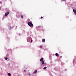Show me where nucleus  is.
Returning a JSON list of instances; mask_svg holds the SVG:
<instances>
[{
  "instance_id": "f3484780",
  "label": "nucleus",
  "mask_w": 76,
  "mask_h": 76,
  "mask_svg": "<svg viewBox=\"0 0 76 76\" xmlns=\"http://www.w3.org/2000/svg\"><path fill=\"white\" fill-rule=\"evenodd\" d=\"M0 3H1V1H0Z\"/></svg>"
},
{
  "instance_id": "ddd939ff",
  "label": "nucleus",
  "mask_w": 76,
  "mask_h": 76,
  "mask_svg": "<svg viewBox=\"0 0 76 76\" xmlns=\"http://www.w3.org/2000/svg\"><path fill=\"white\" fill-rule=\"evenodd\" d=\"M42 48V46H40V48Z\"/></svg>"
},
{
  "instance_id": "6ab92c4d",
  "label": "nucleus",
  "mask_w": 76,
  "mask_h": 76,
  "mask_svg": "<svg viewBox=\"0 0 76 76\" xmlns=\"http://www.w3.org/2000/svg\"><path fill=\"white\" fill-rule=\"evenodd\" d=\"M75 13L76 14V12Z\"/></svg>"
},
{
  "instance_id": "4be33fe9",
  "label": "nucleus",
  "mask_w": 76,
  "mask_h": 76,
  "mask_svg": "<svg viewBox=\"0 0 76 76\" xmlns=\"http://www.w3.org/2000/svg\"><path fill=\"white\" fill-rule=\"evenodd\" d=\"M64 0V1L65 0Z\"/></svg>"
},
{
  "instance_id": "0eeeda50",
  "label": "nucleus",
  "mask_w": 76,
  "mask_h": 76,
  "mask_svg": "<svg viewBox=\"0 0 76 76\" xmlns=\"http://www.w3.org/2000/svg\"><path fill=\"white\" fill-rule=\"evenodd\" d=\"M34 73H37V70H35Z\"/></svg>"
},
{
  "instance_id": "a211bd4d",
  "label": "nucleus",
  "mask_w": 76,
  "mask_h": 76,
  "mask_svg": "<svg viewBox=\"0 0 76 76\" xmlns=\"http://www.w3.org/2000/svg\"><path fill=\"white\" fill-rule=\"evenodd\" d=\"M58 57H59V56H60L59 55H58Z\"/></svg>"
},
{
  "instance_id": "39448f33",
  "label": "nucleus",
  "mask_w": 76,
  "mask_h": 76,
  "mask_svg": "<svg viewBox=\"0 0 76 76\" xmlns=\"http://www.w3.org/2000/svg\"><path fill=\"white\" fill-rule=\"evenodd\" d=\"M40 61H44L43 60V58H41L40 59Z\"/></svg>"
},
{
  "instance_id": "9d476101",
  "label": "nucleus",
  "mask_w": 76,
  "mask_h": 76,
  "mask_svg": "<svg viewBox=\"0 0 76 76\" xmlns=\"http://www.w3.org/2000/svg\"><path fill=\"white\" fill-rule=\"evenodd\" d=\"M21 18H22V19H23V16L22 15H21Z\"/></svg>"
},
{
  "instance_id": "aec40b11",
  "label": "nucleus",
  "mask_w": 76,
  "mask_h": 76,
  "mask_svg": "<svg viewBox=\"0 0 76 76\" xmlns=\"http://www.w3.org/2000/svg\"><path fill=\"white\" fill-rule=\"evenodd\" d=\"M0 9H1V7H0Z\"/></svg>"
},
{
  "instance_id": "7ed1b4c3",
  "label": "nucleus",
  "mask_w": 76,
  "mask_h": 76,
  "mask_svg": "<svg viewBox=\"0 0 76 76\" xmlns=\"http://www.w3.org/2000/svg\"><path fill=\"white\" fill-rule=\"evenodd\" d=\"M45 39H42L43 42H45Z\"/></svg>"
},
{
  "instance_id": "f257e3e1",
  "label": "nucleus",
  "mask_w": 76,
  "mask_h": 76,
  "mask_svg": "<svg viewBox=\"0 0 76 76\" xmlns=\"http://www.w3.org/2000/svg\"><path fill=\"white\" fill-rule=\"evenodd\" d=\"M28 25L29 26H30V27H33V26H33V24L32 23V22H28Z\"/></svg>"
},
{
  "instance_id": "423d86ee",
  "label": "nucleus",
  "mask_w": 76,
  "mask_h": 76,
  "mask_svg": "<svg viewBox=\"0 0 76 76\" xmlns=\"http://www.w3.org/2000/svg\"><path fill=\"white\" fill-rule=\"evenodd\" d=\"M42 64H45V63H44V61H42Z\"/></svg>"
},
{
  "instance_id": "412c9836",
  "label": "nucleus",
  "mask_w": 76,
  "mask_h": 76,
  "mask_svg": "<svg viewBox=\"0 0 76 76\" xmlns=\"http://www.w3.org/2000/svg\"><path fill=\"white\" fill-rule=\"evenodd\" d=\"M32 40H31V42H32Z\"/></svg>"
},
{
  "instance_id": "20e7f679",
  "label": "nucleus",
  "mask_w": 76,
  "mask_h": 76,
  "mask_svg": "<svg viewBox=\"0 0 76 76\" xmlns=\"http://www.w3.org/2000/svg\"><path fill=\"white\" fill-rule=\"evenodd\" d=\"M73 12L74 13H75L76 12V9H74L73 10Z\"/></svg>"
},
{
  "instance_id": "1a4fd4ad",
  "label": "nucleus",
  "mask_w": 76,
  "mask_h": 76,
  "mask_svg": "<svg viewBox=\"0 0 76 76\" xmlns=\"http://www.w3.org/2000/svg\"><path fill=\"white\" fill-rule=\"evenodd\" d=\"M47 69V67H44V68H43V69Z\"/></svg>"
},
{
  "instance_id": "9b49d317",
  "label": "nucleus",
  "mask_w": 76,
  "mask_h": 76,
  "mask_svg": "<svg viewBox=\"0 0 76 76\" xmlns=\"http://www.w3.org/2000/svg\"><path fill=\"white\" fill-rule=\"evenodd\" d=\"M55 55L56 56H58V53H56L55 54Z\"/></svg>"
},
{
  "instance_id": "6e6552de",
  "label": "nucleus",
  "mask_w": 76,
  "mask_h": 76,
  "mask_svg": "<svg viewBox=\"0 0 76 76\" xmlns=\"http://www.w3.org/2000/svg\"><path fill=\"white\" fill-rule=\"evenodd\" d=\"M8 75L9 76H11V74L10 73H8Z\"/></svg>"
},
{
  "instance_id": "f03ea898",
  "label": "nucleus",
  "mask_w": 76,
  "mask_h": 76,
  "mask_svg": "<svg viewBox=\"0 0 76 76\" xmlns=\"http://www.w3.org/2000/svg\"><path fill=\"white\" fill-rule=\"evenodd\" d=\"M9 12H6L5 14V16H7V15H9Z\"/></svg>"
},
{
  "instance_id": "f8f14e48",
  "label": "nucleus",
  "mask_w": 76,
  "mask_h": 76,
  "mask_svg": "<svg viewBox=\"0 0 76 76\" xmlns=\"http://www.w3.org/2000/svg\"><path fill=\"white\" fill-rule=\"evenodd\" d=\"M8 59V58H5V60H7V59Z\"/></svg>"
},
{
  "instance_id": "4468645a",
  "label": "nucleus",
  "mask_w": 76,
  "mask_h": 76,
  "mask_svg": "<svg viewBox=\"0 0 76 76\" xmlns=\"http://www.w3.org/2000/svg\"><path fill=\"white\" fill-rule=\"evenodd\" d=\"M41 19H42L43 18V17H41Z\"/></svg>"
},
{
  "instance_id": "dca6fc26",
  "label": "nucleus",
  "mask_w": 76,
  "mask_h": 76,
  "mask_svg": "<svg viewBox=\"0 0 76 76\" xmlns=\"http://www.w3.org/2000/svg\"><path fill=\"white\" fill-rule=\"evenodd\" d=\"M28 75H29V76H30L31 74H28Z\"/></svg>"
},
{
  "instance_id": "2eb2a0df",
  "label": "nucleus",
  "mask_w": 76,
  "mask_h": 76,
  "mask_svg": "<svg viewBox=\"0 0 76 76\" xmlns=\"http://www.w3.org/2000/svg\"><path fill=\"white\" fill-rule=\"evenodd\" d=\"M24 72H26V70H24Z\"/></svg>"
}]
</instances>
